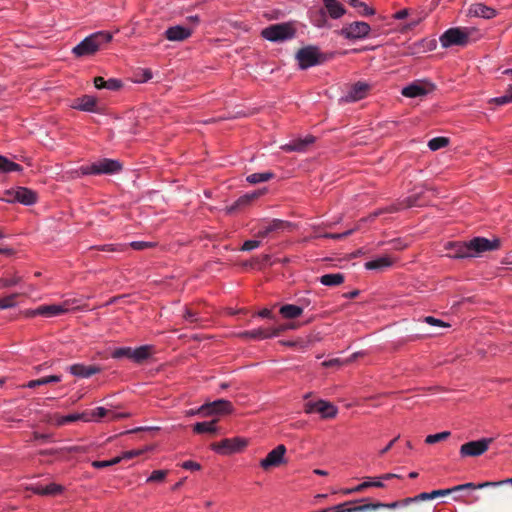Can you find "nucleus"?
Listing matches in <instances>:
<instances>
[{
    "label": "nucleus",
    "instance_id": "49",
    "mask_svg": "<svg viewBox=\"0 0 512 512\" xmlns=\"http://www.w3.org/2000/svg\"><path fill=\"white\" fill-rule=\"evenodd\" d=\"M121 461V458L120 457H115L111 460H105V461H93L92 462V466L95 467V468H105V467H109V466H113V465H116L118 464L119 462Z\"/></svg>",
    "mask_w": 512,
    "mask_h": 512
},
{
    "label": "nucleus",
    "instance_id": "55",
    "mask_svg": "<svg viewBox=\"0 0 512 512\" xmlns=\"http://www.w3.org/2000/svg\"><path fill=\"white\" fill-rule=\"evenodd\" d=\"M342 365H346L345 360H341L339 358H334V359H330V360L322 362V366L326 367V368L340 367Z\"/></svg>",
    "mask_w": 512,
    "mask_h": 512
},
{
    "label": "nucleus",
    "instance_id": "10",
    "mask_svg": "<svg viewBox=\"0 0 512 512\" xmlns=\"http://www.w3.org/2000/svg\"><path fill=\"white\" fill-rule=\"evenodd\" d=\"M469 34L460 28H450L444 32L440 37L441 45L445 48L459 45L464 46L467 44Z\"/></svg>",
    "mask_w": 512,
    "mask_h": 512
},
{
    "label": "nucleus",
    "instance_id": "29",
    "mask_svg": "<svg viewBox=\"0 0 512 512\" xmlns=\"http://www.w3.org/2000/svg\"><path fill=\"white\" fill-rule=\"evenodd\" d=\"M153 352V346L143 345L138 348H132V360L136 363H142L147 360Z\"/></svg>",
    "mask_w": 512,
    "mask_h": 512
},
{
    "label": "nucleus",
    "instance_id": "6",
    "mask_svg": "<svg viewBox=\"0 0 512 512\" xmlns=\"http://www.w3.org/2000/svg\"><path fill=\"white\" fill-rule=\"evenodd\" d=\"M493 442L492 438H482L476 441H469L460 447L461 457H478L484 454L489 445Z\"/></svg>",
    "mask_w": 512,
    "mask_h": 512
},
{
    "label": "nucleus",
    "instance_id": "26",
    "mask_svg": "<svg viewBox=\"0 0 512 512\" xmlns=\"http://www.w3.org/2000/svg\"><path fill=\"white\" fill-rule=\"evenodd\" d=\"M409 504L410 503L406 502V498H405L403 500L395 501V502H392V503L377 502V503L363 504V507L362 508H358V510L370 511V510H376V509H379V508L395 509L397 507L408 506Z\"/></svg>",
    "mask_w": 512,
    "mask_h": 512
},
{
    "label": "nucleus",
    "instance_id": "46",
    "mask_svg": "<svg viewBox=\"0 0 512 512\" xmlns=\"http://www.w3.org/2000/svg\"><path fill=\"white\" fill-rule=\"evenodd\" d=\"M168 474L167 470H154L151 475L148 477L147 482H157L160 483L164 481Z\"/></svg>",
    "mask_w": 512,
    "mask_h": 512
},
{
    "label": "nucleus",
    "instance_id": "59",
    "mask_svg": "<svg viewBox=\"0 0 512 512\" xmlns=\"http://www.w3.org/2000/svg\"><path fill=\"white\" fill-rule=\"evenodd\" d=\"M358 9H360L359 13L362 16H370L375 14V10L371 7H368L364 2H361V6H358Z\"/></svg>",
    "mask_w": 512,
    "mask_h": 512
},
{
    "label": "nucleus",
    "instance_id": "37",
    "mask_svg": "<svg viewBox=\"0 0 512 512\" xmlns=\"http://www.w3.org/2000/svg\"><path fill=\"white\" fill-rule=\"evenodd\" d=\"M274 177V173L272 172H261V173H253L247 176L246 180L251 184H258L261 182L269 181Z\"/></svg>",
    "mask_w": 512,
    "mask_h": 512
},
{
    "label": "nucleus",
    "instance_id": "53",
    "mask_svg": "<svg viewBox=\"0 0 512 512\" xmlns=\"http://www.w3.org/2000/svg\"><path fill=\"white\" fill-rule=\"evenodd\" d=\"M122 87V82L115 78H110L106 80L105 88L108 90L116 91Z\"/></svg>",
    "mask_w": 512,
    "mask_h": 512
},
{
    "label": "nucleus",
    "instance_id": "17",
    "mask_svg": "<svg viewBox=\"0 0 512 512\" xmlns=\"http://www.w3.org/2000/svg\"><path fill=\"white\" fill-rule=\"evenodd\" d=\"M315 142V137L308 135L305 138H297L283 145L281 148L286 152H305Z\"/></svg>",
    "mask_w": 512,
    "mask_h": 512
},
{
    "label": "nucleus",
    "instance_id": "27",
    "mask_svg": "<svg viewBox=\"0 0 512 512\" xmlns=\"http://www.w3.org/2000/svg\"><path fill=\"white\" fill-rule=\"evenodd\" d=\"M239 337L252 340H264L271 338L270 330L258 328L250 331H243L238 334Z\"/></svg>",
    "mask_w": 512,
    "mask_h": 512
},
{
    "label": "nucleus",
    "instance_id": "42",
    "mask_svg": "<svg viewBox=\"0 0 512 512\" xmlns=\"http://www.w3.org/2000/svg\"><path fill=\"white\" fill-rule=\"evenodd\" d=\"M449 436H450V432L449 431H443V432H440V433L428 435L425 438V442L427 444H435V443H438L440 441L446 440Z\"/></svg>",
    "mask_w": 512,
    "mask_h": 512
},
{
    "label": "nucleus",
    "instance_id": "15",
    "mask_svg": "<svg viewBox=\"0 0 512 512\" xmlns=\"http://www.w3.org/2000/svg\"><path fill=\"white\" fill-rule=\"evenodd\" d=\"M370 90L366 82L358 81L353 84L347 94L343 97L345 102H356L365 98Z\"/></svg>",
    "mask_w": 512,
    "mask_h": 512
},
{
    "label": "nucleus",
    "instance_id": "16",
    "mask_svg": "<svg viewBox=\"0 0 512 512\" xmlns=\"http://www.w3.org/2000/svg\"><path fill=\"white\" fill-rule=\"evenodd\" d=\"M432 89V84L414 82L402 89V95L409 98H415L428 94Z\"/></svg>",
    "mask_w": 512,
    "mask_h": 512
},
{
    "label": "nucleus",
    "instance_id": "24",
    "mask_svg": "<svg viewBox=\"0 0 512 512\" xmlns=\"http://www.w3.org/2000/svg\"><path fill=\"white\" fill-rule=\"evenodd\" d=\"M30 490L34 494H38L41 496H55V495H59L62 493L63 487L56 483H50L46 486L34 485L30 488Z\"/></svg>",
    "mask_w": 512,
    "mask_h": 512
},
{
    "label": "nucleus",
    "instance_id": "34",
    "mask_svg": "<svg viewBox=\"0 0 512 512\" xmlns=\"http://www.w3.org/2000/svg\"><path fill=\"white\" fill-rule=\"evenodd\" d=\"M60 381H61L60 375H50V376L42 377V378H39L36 380H31L27 384L23 385V387L35 388L37 386L47 385L50 383H58Z\"/></svg>",
    "mask_w": 512,
    "mask_h": 512
},
{
    "label": "nucleus",
    "instance_id": "45",
    "mask_svg": "<svg viewBox=\"0 0 512 512\" xmlns=\"http://www.w3.org/2000/svg\"><path fill=\"white\" fill-rule=\"evenodd\" d=\"M97 250L105 252H122L126 249V245L123 244H105L95 247Z\"/></svg>",
    "mask_w": 512,
    "mask_h": 512
},
{
    "label": "nucleus",
    "instance_id": "50",
    "mask_svg": "<svg viewBox=\"0 0 512 512\" xmlns=\"http://www.w3.org/2000/svg\"><path fill=\"white\" fill-rule=\"evenodd\" d=\"M0 200L8 203L16 202V188L5 190L3 194L0 195Z\"/></svg>",
    "mask_w": 512,
    "mask_h": 512
},
{
    "label": "nucleus",
    "instance_id": "18",
    "mask_svg": "<svg viewBox=\"0 0 512 512\" xmlns=\"http://www.w3.org/2000/svg\"><path fill=\"white\" fill-rule=\"evenodd\" d=\"M69 372L77 377L88 378L101 372V368L96 365L85 366L83 364H73L68 368Z\"/></svg>",
    "mask_w": 512,
    "mask_h": 512
},
{
    "label": "nucleus",
    "instance_id": "19",
    "mask_svg": "<svg viewBox=\"0 0 512 512\" xmlns=\"http://www.w3.org/2000/svg\"><path fill=\"white\" fill-rule=\"evenodd\" d=\"M192 35V30L180 25L169 27L165 36L170 41H184Z\"/></svg>",
    "mask_w": 512,
    "mask_h": 512
},
{
    "label": "nucleus",
    "instance_id": "14",
    "mask_svg": "<svg viewBox=\"0 0 512 512\" xmlns=\"http://www.w3.org/2000/svg\"><path fill=\"white\" fill-rule=\"evenodd\" d=\"M290 227L291 223L288 221L273 219L271 221L262 223L259 226V229L255 236L258 238H266L273 233H278Z\"/></svg>",
    "mask_w": 512,
    "mask_h": 512
},
{
    "label": "nucleus",
    "instance_id": "1",
    "mask_svg": "<svg viewBox=\"0 0 512 512\" xmlns=\"http://www.w3.org/2000/svg\"><path fill=\"white\" fill-rule=\"evenodd\" d=\"M501 246L499 238L487 239L474 237L466 242H448L445 245L446 255L454 259L480 257L483 253L498 250Z\"/></svg>",
    "mask_w": 512,
    "mask_h": 512
},
{
    "label": "nucleus",
    "instance_id": "57",
    "mask_svg": "<svg viewBox=\"0 0 512 512\" xmlns=\"http://www.w3.org/2000/svg\"><path fill=\"white\" fill-rule=\"evenodd\" d=\"M181 467L186 470L198 471L201 469V465L197 462L187 460L181 464Z\"/></svg>",
    "mask_w": 512,
    "mask_h": 512
},
{
    "label": "nucleus",
    "instance_id": "58",
    "mask_svg": "<svg viewBox=\"0 0 512 512\" xmlns=\"http://www.w3.org/2000/svg\"><path fill=\"white\" fill-rule=\"evenodd\" d=\"M492 486L491 482H483V483H480V484H474V483H465V484H462V487H465V489H482V488H485V487H490Z\"/></svg>",
    "mask_w": 512,
    "mask_h": 512
},
{
    "label": "nucleus",
    "instance_id": "30",
    "mask_svg": "<svg viewBox=\"0 0 512 512\" xmlns=\"http://www.w3.org/2000/svg\"><path fill=\"white\" fill-rule=\"evenodd\" d=\"M325 8L333 19H338L345 14L344 7L336 0H323Z\"/></svg>",
    "mask_w": 512,
    "mask_h": 512
},
{
    "label": "nucleus",
    "instance_id": "35",
    "mask_svg": "<svg viewBox=\"0 0 512 512\" xmlns=\"http://www.w3.org/2000/svg\"><path fill=\"white\" fill-rule=\"evenodd\" d=\"M418 198L419 197L417 195L406 197L401 202H399L397 206H394V205L390 206L385 211L392 213V212L398 211V210L403 209V208H410V207H413V206H417L418 205Z\"/></svg>",
    "mask_w": 512,
    "mask_h": 512
},
{
    "label": "nucleus",
    "instance_id": "11",
    "mask_svg": "<svg viewBox=\"0 0 512 512\" xmlns=\"http://www.w3.org/2000/svg\"><path fill=\"white\" fill-rule=\"evenodd\" d=\"M285 453L286 447L283 444L278 445L276 448L271 450L264 459L260 461V467L265 471L279 467L281 464L286 462L284 457Z\"/></svg>",
    "mask_w": 512,
    "mask_h": 512
},
{
    "label": "nucleus",
    "instance_id": "13",
    "mask_svg": "<svg viewBox=\"0 0 512 512\" xmlns=\"http://www.w3.org/2000/svg\"><path fill=\"white\" fill-rule=\"evenodd\" d=\"M70 301L67 300L63 304H53V305H41L34 310H30L27 312V315L30 317H34L37 315H41L44 317H53L57 315H61L69 310Z\"/></svg>",
    "mask_w": 512,
    "mask_h": 512
},
{
    "label": "nucleus",
    "instance_id": "9",
    "mask_svg": "<svg viewBox=\"0 0 512 512\" xmlns=\"http://www.w3.org/2000/svg\"><path fill=\"white\" fill-rule=\"evenodd\" d=\"M304 411L307 414L319 413L322 418L326 419L334 418L337 414V408L332 403L325 400L309 401L305 403Z\"/></svg>",
    "mask_w": 512,
    "mask_h": 512
},
{
    "label": "nucleus",
    "instance_id": "5",
    "mask_svg": "<svg viewBox=\"0 0 512 512\" xmlns=\"http://www.w3.org/2000/svg\"><path fill=\"white\" fill-rule=\"evenodd\" d=\"M298 65L305 70L324 62V57L316 46H305L299 49L295 55Z\"/></svg>",
    "mask_w": 512,
    "mask_h": 512
},
{
    "label": "nucleus",
    "instance_id": "36",
    "mask_svg": "<svg viewBox=\"0 0 512 512\" xmlns=\"http://www.w3.org/2000/svg\"><path fill=\"white\" fill-rule=\"evenodd\" d=\"M22 170V167L13 162V161H10L8 158L0 155V172L2 173H8V172H13V171H21Z\"/></svg>",
    "mask_w": 512,
    "mask_h": 512
},
{
    "label": "nucleus",
    "instance_id": "12",
    "mask_svg": "<svg viewBox=\"0 0 512 512\" xmlns=\"http://www.w3.org/2000/svg\"><path fill=\"white\" fill-rule=\"evenodd\" d=\"M246 445H247L246 440L239 438V437H235V438H226V439L221 440L218 443H213L211 445V448L218 453L231 454V453L240 451Z\"/></svg>",
    "mask_w": 512,
    "mask_h": 512
},
{
    "label": "nucleus",
    "instance_id": "39",
    "mask_svg": "<svg viewBox=\"0 0 512 512\" xmlns=\"http://www.w3.org/2000/svg\"><path fill=\"white\" fill-rule=\"evenodd\" d=\"M449 144V139L446 137H435L429 140L428 147L432 151L439 150L441 148L446 147Z\"/></svg>",
    "mask_w": 512,
    "mask_h": 512
},
{
    "label": "nucleus",
    "instance_id": "23",
    "mask_svg": "<svg viewBox=\"0 0 512 512\" xmlns=\"http://www.w3.org/2000/svg\"><path fill=\"white\" fill-rule=\"evenodd\" d=\"M37 201V193L26 187H16V202L23 205H32Z\"/></svg>",
    "mask_w": 512,
    "mask_h": 512
},
{
    "label": "nucleus",
    "instance_id": "52",
    "mask_svg": "<svg viewBox=\"0 0 512 512\" xmlns=\"http://www.w3.org/2000/svg\"><path fill=\"white\" fill-rule=\"evenodd\" d=\"M430 499H432L431 492H423V493H420L419 495H417L415 497H408V498H406V502H409L411 504V503H414V502L430 500Z\"/></svg>",
    "mask_w": 512,
    "mask_h": 512
},
{
    "label": "nucleus",
    "instance_id": "38",
    "mask_svg": "<svg viewBox=\"0 0 512 512\" xmlns=\"http://www.w3.org/2000/svg\"><path fill=\"white\" fill-rule=\"evenodd\" d=\"M490 104H496V105H506L509 103H512V85H509L504 95L491 98L489 100Z\"/></svg>",
    "mask_w": 512,
    "mask_h": 512
},
{
    "label": "nucleus",
    "instance_id": "33",
    "mask_svg": "<svg viewBox=\"0 0 512 512\" xmlns=\"http://www.w3.org/2000/svg\"><path fill=\"white\" fill-rule=\"evenodd\" d=\"M303 312V309L297 305L286 304L280 308V313L284 318L295 319L299 317Z\"/></svg>",
    "mask_w": 512,
    "mask_h": 512
},
{
    "label": "nucleus",
    "instance_id": "41",
    "mask_svg": "<svg viewBox=\"0 0 512 512\" xmlns=\"http://www.w3.org/2000/svg\"><path fill=\"white\" fill-rule=\"evenodd\" d=\"M112 358L114 359H121V358H128L132 360V348L131 347H120L115 349L112 354Z\"/></svg>",
    "mask_w": 512,
    "mask_h": 512
},
{
    "label": "nucleus",
    "instance_id": "51",
    "mask_svg": "<svg viewBox=\"0 0 512 512\" xmlns=\"http://www.w3.org/2000/svg\"><path fill=\"white\" fill-rule=\"evenodd\" d=\"M294 328H295V326L293 324H282L275 328H271L269 330H270V334H271V338H272V337H277V336L281 335L283 332H285L288 329H294Z\"/></svg>",
    "mask_w": 512,
    "mask_h": 512
},
{
    "label": "nucleus",
    "instance_id": "44",
    "mask_svg": "<svg viewBox=\"0 0 512 512\" xmlns=\"http://www.w3.org/2000/svg\"><path fill=\"white\" fill-rule=\"evenodd\" d=\"M21 282V277L18 275H13L12 277H3L0 278V288H8L15 286Z\"/></svg>",
    "mask_w": 512,
    "mask_h": 512
},
{
    "label": "nucleus",
    "instance_id": "4",
    "mask_svg": "<svg viewBox=\"0 0 512 512\" xmlns=\"http://www.w3.org/2000/svg\"><path fill=\"white\" fill-rule=\"evenodd\" d=\"M295 29L290 23L272 24L261 31L263 38L272 42H282L295 36Z\"/></svg>",
    "mask_w": 512,
    "mask_h": 512
},
{
    "label": "nucleus",
    "instance_id": "7",
    "mask_svg": "<svg viewBox=\"0 0 512 512\" xmlns=\"http://www.w3.org/2000/svg\"><path fill=\"white\" fill-rule=\"evenodd\" d=\"M233 411L232 403L225 399H219L212 403L202 405L197 409L199 415L208 417L217 414H229Z\"/></svg>",
    "mask_w": 512,
    "mask_h": 512
},
{
    "label": "nucleus",
    "instance_id": "47",
    "mask_svg": "<svg viewBox=\"0 0 512 512\" xmlns=\"http://www.w3.org/2000/svg\"><path fill=\"white\" fill-rule=\"evenodd\" d=\"M129 246L135 250H145L155 247L156 243L148 241H133L129 244Z\"/></svg>",
    "mask_w": 512,
    "mask_h": 512
},
{
    "label": "nucleus",
    "instance_id": "31",
    "mask_svg": "<svg viewBox=\"0 0 512 512\" xmlns=\"http://www.w3.org/2000/svg\"><path fill=\"white\" fill-rule=\"evenodd\" d=\"M393 264L392 258L389 256H382L377 259L365 263V268L368 270H382L390 267Z\"/></svg>",
    "mask_w": 512,
    "mask_h": 512
},
{
    "label": "nucleus",
    "instance_id": "56",
    "mask_svg": "<svg viewBox=\"0 0 512 512\" xmlns=\"http://www.w3.org/2000/svg\"><path fill=\"white\" fill-rule=\"evenodd\" d=\"M424 321L430 325L438 326V327H449L450 326L448 323H445L442 320L436 319L432 316L425 317Z\"/></svg>",
    "mask_w": 512,
    "mask_h": 512
},
{
    "label": "nucleus",
    "instance_id": "20",
    "mask_svg": "<svg viewBox=\"0 0 512 512\" xmlns=\"http://www.w3.org/2000/svg\"><path fill=\"white\" fill-rule=\"evenodd\" d=\"M72 107L74 109H78L86 112H96L97 111V99L90 95H84L80 98H77Z\"/></svg>",
    "mask_w": 512,
    "mask_h": 512
},
{
    "label": "nucleus",
    "instance_id": "2",
    "mask_svg": "<svg viewBox=\"0 0 512 512\" xmlns=\"http://www.w3.org/2000/svg\"><path fill=\"white\" fill-rule=\"evenodd\" d=\"M112 35L109 32L99 31L84 38L73 49L72 53L76 57L92 56L99 51L104 45L109 43Z\"/></svg>",
    "mask_w": 512,
    "mask_h": 512
},
{
    "label": "nucleus",
    "instance_id": "3",
    "mask_svg": "<svg viewBox=\"0 0 512 512\" xmlns=\"http://www.w3.org/2000/svg\"><path fill=\"white\" fill-rule=\"evenodd\" d=\"M122 170V164L113 159L104 158L90 165L81 166L79 172L82 175L115 174Z\"/></svg>",
    "mask_w": 512,
    "mask_h": 512
},
{
    "label": "nucleus",
    "instance_id": "28",
    "mask_svg": "<svg viewBox=\"0 0 512 512\" xmlns=\"http://www.w3.org/2000/svg\"><path fill=\"white\" fill-rule=\"evenodd\" d=\"M260 194V192H252L239 197L230 207H228V212L233 213L237 209L250 204L253 200L258 198Z\"/></svg>",
    "mask_w": 512,
    "mask_h": 512
},
{
    "label": "nucleus",
    "instance_id": "61",
    "mask_svg": "<svg viewBox=\"0 0 512 512\" xmlns=\"http://www.w3.org/2000/svg\"><path fill=\"white\" fill-rule=\"evenodd\" d=\"M452 493V490L449 489H440V490H434L431 492L432 499L438 497V496H445Z\"/></svg>",
    "mask_w": 512,
    "mask_h": 512
},
{
    "label": "nucleus",
    "instance_id": "60",
    "mask_svg": "<svg viewBox=\"0 0 512 512\" xmlns=\"http://www.w3.org/2000/svg\"><path fill=\"white\" fill-rule=\"evenodd\" d=\"M143 453L142 450H130V451H126V452H123L121 456H119L122 459H132L136 456H139Z\"/></svg>",
    "mask_w": 512,
    "mask_h": 512
},
{
    "label": "nucleus",
    "instance_id": "22",
    "mask_svg": "<svg viewBox=\"0 0 512 512\" xmlns=\"http://www.w3.org/2000/svg\"><path fill=\"white\" fill-rule=\"evenodd\" d=\"M469 14L475 17L491 19L496 16V10L483 3H476L470 6Z\"/></svg>",
    "mask_w": 512,
    "mask_h": 512
},
{
    "label": "nucleus",
    "instance_id": "48",
    "mask_svg": "<svg viewBox=\"0 0 512 512\" xmlns=\"http://www.w3.org/2000/svg\"><path fill=\"white\" fill-rule=\"evenodd\" d=\"M384 486L385 485L382 481H365L354 487V490H359V492H362L369 487L383 488Z\"/></svg>",
    "mask_w": 512,
    "mask_h": 512
},
{
    "label": "nucleus",
    "instance_id": "21",
    "mask_svg": "<svg viewBox=\"0 0 512 512\" xmlns=\"http://www.w3.org/2000/svg\"><path fill=\"white\" fill-rule=\"evenodd\" d=\"M78 420L90 422L92 420V418L88 417L87 412H83V413H79V414H70L67 416H61V415L55 414L51 419L52 423L55 424L56 426H63L67 423L75 422Z\"/></svg>",
    "mask_w": 512,
    "mask_h": 512
},
{
    "label": "nucleus",
    "instance_id": "32",
    "mask_svg": "<svg viewBox=\"0 0 512 512\" xmlns=\"http://www.w3.org/2000/svg\"><path fill=\"white\" fill-rule=\"evenodd\" d=\"M345 276L342 273L324 274L319 278L322 285L334 287L344 282Z\"/></svg>",
    "mask_w": 512,
    "mask_h": 512
},
{
    "label": "nucleus",
    "instance_id": "63",
    "mask_svg": "<svg viewBox=\"0 0 512 512\" xmlns=\"http://www.w3.org/2000/svg\"><path fill=\"white\" fill-rule=\"evenodd\" d=\"M184 318L190 322L197 321L196 314L189 309L186 310V312L184 314Z\"/></svg>",
    "mask_w": 512,
    "mask_h": 512
},
{
    "label": "nucleus",
    "instance_id": "62",
    "mask_svg": "<svg viewBox=\"0 0 512 512\" xmlns=\"http://www.w3.org/2000/svg\"><path fill=\"white\" fill-rule=\"evenodd\" d=\"M106 80L103 77H95L94 78V85L97 89H103L105 88Z\"/></svg>",
    "mask_w": 512,
    "mask_h": 512
},
{
    "label": "nucleus",
    "instance_id": "25",
    "mask_svg": "<svg viewBox=\"0 0 512 512\" xmlns=\"http://www.w3.org/2000/svg\"><path fill=\"white\" fill-rule=\"evenodd\" d=\"M217 422L218 418H214L211 421L197 422L193 426V431L197 434L209 433L216 435L220 432Z\"/></svg>",
    "mask_w": 512,
    "mask_h": 512
},
{
    "label": "nucleus",
    "instance_id": "40",
    "mask_svg": "<svg viewBox=\"0 0 512 512\" xmlns=\"http://www.w3.org/2000/svg\"><path fill=\"white\" fill-rule=\"evenodd\" d=\"M19 295V293H13L0 298V310L14 307L16 305V299Z\"/></svg>",
    "mask_w": 512,
    "mask_h": 512
},
{
    "label": "nucleus",
    "instance_id": "54",
    "mask_svg": "<svg viewBox=\"0 0 512 512\" xmlns=\"http://www.w3.org/2000/svg\"><path fill=\"white\" fill-rule=\"evenodd\" d=\"M261 245L259 240H247L243 243L241 251H251L258 248Z\"/></svg>",
    "mask_w": 512,
    "mask_h": 512
},
{
    "label": "nucleus",
    "instance_id": "43",
    "mask_svg": "<svg viewBox=\"0 0 512 512\" xmlns=\"http://www.w3.org/2000/svg\"><path fill=\"white\" fill-rule=\"evenodd\" d=\"M88 413V417H91V421H98L100 418H103L110 414V410L105 409L104 407H97L93 410L86 411Z\"/></svg>",
    "mask_w": 512,
    "mask_h": 512
},
{
    "label": "nucleus",
    "instance_id": "64",
    "mask_svg": "<svg viewBox=\"0 0 512 512\" xmlns=\"http://www.w3.org/2000/svg\"><path fill=\"white\" fill-rule=\"evenodd\" d=\"M258 316L262 318H272V312L271 310L264 308L258 312Z\"/></svg>",
    "mask_w": 512,
    "mask_h": 512
},
{
    "label": "nucleus",
    "instance_id": "8",
    "mask_svg": "<svg viewBox=\"0 0 512 512\" xmlns=\"http://www.w3.org/2000/svg\"><path fill=\"white\" fill-rule=\"evenodd\" d=\"M371 28L370 25L363 21H355L343 26L339 32L346 39L355 40L366 37Z\"/></svg>",
    "mask_w": 512,
    "mask_h": 512
}]
</instances>
